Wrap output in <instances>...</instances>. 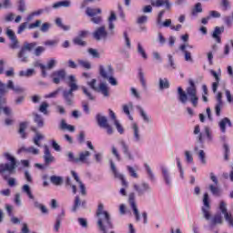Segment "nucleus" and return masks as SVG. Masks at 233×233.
<instances>
[{"mask_svg": "<svg viewBox=\"0 0 233 233\" xmlns=\"http://www.w3.org/2000/svg\"><path fill=\"white\" fill-rule=\"evenodd\" d=\"M227 125L228 127H232V122L228 119V117H224L218 122V127L222 134L227 132Z\"/></svg>", "mask_w": 233, "mask_h": 233, "instance_id": "b1692460", "label": "nucleus"}, {"mask_svg": "<svg viewBox=\"0 0 233 233\" xmlns=\"http://www.w3.org/2000/svg\"><path fill=\"white\" fill-rule=\"evenodd\" d=\"M137 108L144 121V123H152V118H150L149 116H147V112L145 111V109H143V107H141V106H137Z\"/></svg>", "mask_w": 233, "mask_h": 233, "instance_id": "c756f323", "label": "nucleus"}, {"mask_svg": "<svg viewBox=\"0 0 233 233\" xmlns=\"http://www.w3.org/2000/svg\"><path fill=\"white\" fill-rule=\"evenodd\" d=\"M35 43H25L24 46L20 48V50L16 54L17 59L20 63H28L29 52L34 50V47L36 46Z\"/></svg>", "mask_w": 233, "mask_h": 233, "instance_id": "20e7f679", "label": "nucleus"}, {"mask_svg": "<svg viewBox=\"0 0 233 233\" xmlns=\"http://www.w3.org/2000/svg\"><path fill=\"white\" fill-rule=\"evenodd\" d=\"M53 83H55V85H59L61 83V79H65L66 77V71H65V69L55 71L53 73Z\"/></svg>", "mask_w": 233, "mask_h": 233, "instance_id": "dca6fc26", "label": "nucleus"}, {"mask_svg": "<svg viewBox=\"0 0 233 233\" xmlns=\"http://www.w3.org/2000/svg\"><path fill=\"white\" fill-rule=\"evenodd\" d=\"M124 114L128 116L130 121H134V117L130 115V110H134V103L129 102L122 106Z\"/></svg>", "mask_w": 233, "mask_h": 233, "instance_id": "bb28decb", "label": "nucleus"}, {"mask_svg": "<svg viewBox=\"0 0 233 233\" xmlns=\"http://www.w3.org/2000/svg\"><path fill=\"white\" fill-rule=\"evenodd\" d=\"M97 220V227L101 232H106L108 228H112V220H110V214L104 213V215H99L96 217Z\"/></svg>", "mask_w": 233, "mask_h": 233, "instance_id": "423d86ee", "label": "nucleus"}, {"mask_svg": "<svg viewBox=\"0 0 233 233\" xmlns=\"http://www.w3.org/2000/svg\"><path fill=\"white\" fill-rule=\"evenodd\" d=\"M22 192L28 196L29 199H35L34 195L32 194V190L30 189V186L28 184H25L22 186Z\"/></svg>", "mask_w": 233, "mask_h": 233, "instance_id": "4c0bfd02", "label": "nucleus"}, {"mask_svg": "<svg viewBox=\"0 0 233 233\" xmlns=\"http://www.w3.org/2000/svg\"><path fill=\"white\" fill-rule=\"evenodd\" d=\"M81 90L83 91V94L87 96V99H89V101H94L96 99L94 95H92V92H90V89H88L86 86H82Z\"/></svg>", "mask_w": 233, "mask_h": 233, "instance_id": "ea45409f", "label": "nucleus"}, {"mask_svg": "<svg viewBox=\"0 0 233 233\" xmlns=\"http://www.w3.org/2000/svg\"><path fill=\"white\" fill-rule=\"evenodd\" d=\"M72 6V1L63 0L53 4L52 8L54 10H59V8H70Z\"/></svg>", "mask_w": 233, "mask_h": 233, "instance_id": "412c9836", "label": "nucleus"}, {"mask_svg": "<svg viewBox=\"0 0 233 233\" xmlns=\"http://www.w3.org/2000/svg\"><path fill=\"white\" fill-rule=\"evenodd\" d=\"M4 157L10 161V163H2L0 164V174L3 176L4 174H15V170L17 168V161L15 157L12 156V154L5 152L4 153Z\"/></svg>", "mask_w": 233, "mask_h": 233, "instance_id": "7ed1b4c3", "label": "nucleus"}, {"mask_svg": "<svg viewBox=\"0 0 233 233\" xmlns=\"http://www.w3.org/2000/svg\"><path fill=\"white\" fill-rule=\"evenodd\" d=\"M9 90H13L15 94H23L25 92V88L15 86L14 80H8L6 84L2 83L0 80V96L8 94Z\"/></svg>", "mask_w": 233, "mask_h": 233, "instance_id": "39448f33", "label": "nucleus"}, {"mask_svg": "<svg viewBox=\"0 0 233 233\" xmlns=\"http://www.w3.org/2000/svg\"><path fill=\"white\" fill-rule=\"evenodd\" d=\"M89 56H91L94 59H99L101 57V55L97 51V49L95 48H89L87 50Z\"/></svg>", "mask_w": 233, "mask_h": 233, "instance_id": "603ef678", "label": "nucleus"}, {"mask_svg": "<svg viewBox=\"0 0 233 233\" xmlns=\"http://www.w3.org/2000/svg\"><path fill=\"white\" fill-rule=\"evenodd\" d=\"M176 168V165L172 166H162L161 167V174L162 177L166 183V185H172V177H174V170Z\"/></svg>", "mask_w": 233, "mask_h": 233, "instance_id": "6e6552de", "label": "nucleus"}, {"mask_svg": "<svg viewBox=\"0 0 233 233\" xmlns=\"http://www.w3.org/2000/svg\"><path fill=\"white\" fill-rule=\"evenodd\" d=\"M92 156V153L88 150H84L78 153L77 156V163H84L88 165V159H90V157Z\"/></svg>", "mask_w": 233, "mask_h": 233, "instance_id": "f3484780", "label": "nucleus"}, {"mask_svg": "<svg viewBox=\"0 0 233 233\" xmlns=\"http://www.w3.org/2000/svg\"><path fill=\"white\" fill-rule=\"evenodd\" d=\"M137 52L139 54V56H141V57H143V59H148L147 52H145V48L143 47V45L140 44V42L137 43Z\"/></svg>", "mask_w": 233, "mask_h": 233, "instance_id": "58836bf2", "label": "nucleus"}, {"mask_svg": "<svg viewBox=\"0 0 233 233\" xmlns=\"http://www.w3.org/2000/svg\"><path fill=\"white\" fill-rule=\"evenodd\" d=\"M107 21L109 35H114V30H116V25L114 24V21H117V15H116V13L114 11L110 12V15L107 18Z\"/></svg>", "mask_w": 233, "mask_h": 233, "instance_id": "2eb2a0df", "label": "nucleus"}, {"mask_svg": "<svg viewBox=\"0 0 233 233\" xmlns=\"http://www.w3.org/2000/svg\"><path fill=\"white\" fill-rule=\"evenodd\" d=\"M128 172H129V176H131V177H134L135 179H137V177H139V176L137 175V171H136L134 169V167L127 166V167Z\"/></svg>", "mask_w": 233, "mask_h": 233, "instance_id": "680f3d73", "label": "nucleus"}, {"mask_svg": "<svg viewBox=\"0 0 233 233\" xmlns=\"http://www.w3.org/2000/svg\"><path fill=\"white\" fill-rule=\"evenodd\" d=\"M66 83L69 89L64 90L62 92V96L66 105L72 106L74 105V92H77V90H79V85H77V78H76V76L74 75L67 76Z\"/></svg>", "mask_w": 233, "mask_h": 233, "instance_id": "f03ea898", "label": "nucleus"}, {"mask_svg": "<svg viewBox=\"0 0 233 233\" xmlns=\"http://www.w3.org/2000/svg\"><path fill=\"white\" fill-rule=\"evenodd\" d=\"M170 83L167 78H159V88L160 90H165V88H169Z\"/></svg>", "mask_w": 233, "mask_h": 233, "instance_id": "c03bdc74", "label": "nucleus"}, {"mask_svg": "<svg viewBox=\"0 0 233 233\" xmlns=\"http://www.w3.org/2000/svg\"><path fill=\"white\" fill-rule=\"evenodd\" d=\"M132 134H133V141L135 143H141V132L139 131V127H137V124L133 123L132 124Z\"/></svg>", "mask_w": 233, "mask_h": 233, "instance_id": "6ab92c4d", "label": "nucleus"}, {"mask_svg": "<svg viewBox=\"0 0 233 233\" xmlns=\"http://www.w3.org/2000/svg\"><path fill=\"white\" fill-rule=\"evenodd\" d=\"M151 6H163V5H166V8L167 10H170V2L168 0H151L150 1Z\"/></svg>", "mask_w": 233, "mask_h": 233, "instance_id": "cd10ccee", "label": "nucleus"}, {"mask_svg": "<svg viewBox=\"0 0 233 233\" xmlns=\"http://www.w3.org/2000/svg\"><path fill=\"white\" fill-rule=\"evenodd\" d=\"M138 77L143 88H147V79L145 78V73L142 70L138 72Z\"/></svg>", "mask_w": 233, "mask_h": 233, "instance_id": "5fc2aeb1", "label": "nucleus"}, {"mask_svg": "<svg viewBox=\"0 0 233 233\" xmlns=\"http://www.w3.org/2000/svg\"><path fill=\"white\" fill-rule=\"evenodd\" d=\"M101 8H92V7H86V14L88 17H96L97 14H101Z\"/></svg>", "mask_w": 233, "mask_h": 233, "instance_id": "473e14b6", "label": "nucleus"}, {"mask_svg": "<svg viewBox=\"0 0 233 233\" xmlns=\"http://www.w3.org/2000/svg\"><path fill=\"white\" fill-rule=\"evenodd\" d=\"M56 65H57V61L56 59L52 58L47 62L46 68L47 70H52V68H54V66H56Z\"/></svg>", "mask_w": 233, "mask_h": 233, "instance_id": "338daca9", "label": "nucleus"}, {"mask_svg": "<svg viewBox=\"0 0 233 233\" xmlns=\"http://www.w3.org/2000/svg\"><path fill=\"white\" fill-rule=\"evenodd\" d=\"M78 65L86 70H90L92 68V64H90L88 60H78Z\"/></svg>", "mask_w": 233, "mask_h": 233, "instance_id": "09e8293b", "label": "nucleus"}, {"mask_svg": "<svg viewBox=\"0 0 233 233\" xmlns=\"http://www.w3.org/2000/svg\"><path fill=\"white\" fill-rule=\"evenodd\" d=\"M35 123H36L39 128H43V127H45V120L40 115H35Z\"/></svg>", "mask_w": 233, "mask_h": 233, "instance_id": "49530a36", "label": "nucleus"}, {"mask_svg": "<svg viewBox=\"0 0 233 233\" xmlns=\"http://www.w3.org/2000/svg\"><path fill=\"white\" fill-rule=\"evenodd\" d=\"M9 46L12 48V50H16V48H19V40H17V37L11 39V44Z\"/></svg>", "mask_w": 233, "mask_h": 233, "instance_id": "052dcab7", "label": "nucleus"}, {"mask_svg": "<svg viewBox=\"0 0 233 233\" xmlns=\"http://www.w3.org/2000/svg\"><path fill=\"white\" fill-rule=\"evenodd\" d=\"M202 13H203V7H201V3H197L191 11V15H193V17H198V14H202Z\"/></svg>", "mask_w": 233, "mask_h": 233, "instance_id": "e433bc0d", "label": "nucleus"}, {"mask_svg": "<svg viewBox=\"0 0 233 233\" xmlns=\"http://www.w3.org/2000/svg\"><path fill=\"white\" fill-rule=\"evenodd\" d=\"M50 181L51 183H53V185H56V186L63 185V178L61 177L51 176Z\"/></svg>", "mask_w": 233, "mask_h": 233, "instance_id": "de8ad7c7", "label": "nucleus"}, {"mask_svg": "<svg viewBox=\"0 0 233 233\" xmlns=\"http://www.w3.org/2000/svg\"><path fill=\"white\" fill-rule=\"evenodd\" d=\"M66 187H69V188H72L73 194H77V187L74 184V181L72 180V178L67 177L66 179Z\"/></svg>", "mask_w": 233, "mask_h": 233, "instance_id": "79ce46f5", "label": "nucleus"}, {"mask_svg": "<svg viewBox=\"0 0 233 233\" xmlns=\"http://www.w3.org/2000/svg\"><path fill=\"white\" fill-rule=\"evenodd\" d=\"M60 130H67L68 132H76V127L68 125L66 120L62 119L60 121Z\"/></svg>", "mask_w": 233, "mask_h": 233, "instance_id": "2f4dec72", "label": "nucleus"}, {"mask_svg": "<svg viewBox=\"0 0 233 233\" xmlns=\"http://www.w3.org/2000/svg\"><path fill=\"white\" fill-rule=\"evenodd\" d=\"M202 216L207 221H210L212 214L210 213V202H208V193H206L203 198Z\"/></svg>", "mask_w": 233, "mask_h": 233, "instance_id": "f8f14e48", "label": "nucleus"}, {"mask_svg": "<svg viewBox=\"0 0 233 233\" xmlns=\"http://www.w3.org/2000/svg\"><path fill=\"white\" fill-rule=\"evenodd\" d=\"M1 8H4L5 10L12 8V0H2V3L0 4V10Z\"/></svg>", "mask_w": 233, "mask_h": 233, "instance_id": "864d4df0", "label": "nucleus"}, {"mask_svg": "<svg viewBox=\"0 0 233 233\" xmlns=\"http://www.w3.org/2000/svg\"><path fill=\"white\" fill-rule=\"evenodd\" d=\"M71 174H72L75 181H76V183H78L82 196H86V187H85V184H83V182L79 179L77 173H76V171H71Z\"/></svg>", "mask_w": 233, "mask_h": 233, "instance_id": "4be33fe9", "label": "nucleus"}, {"mask_svg": "<svg viewBox=\"0 0 233 233\" xmlns=\"http://www.w3.org/2000/svg\"><path fill=\"white\" fill-rule=\"evenodd\" d=\"M224 32H225L224 26H221V27L216 26L212 34L213 39H215L217 43H221V37H219V35H221V34H223Z\"/></svg>", "mask_w": 233, "mask_h": 233, "instance_id": "393cba45", "label": "nucleus"}, {"mask_svg": "<svg viewBox=\"0 0 233 233\" xmlns=\"http://www.w3.org/2000/svg\"><path fill=\"white\" fill-rule=\"evenodd\" d=\"M96 92H99L104 97H108V96H110V93L108 92V86L104 82L99 84Z\"/></svg>", "mask_w": 233, "mask_h": 233, "instance_id": "a878e982", "label": "nucleus"}, {"mask_svg": "<svg viewBox=\"0 0 233 233\" xmlns=\"http://www.w3.org/2000/svg\"><path fill=\"white\" fill-rule=\"evenodd\" d=\"M123 37L126 48H127V50H130V48H132V43L130 42V37L128 36V33L127 31L123 33Z\"/></svg>", "mask_w": 233, "mask_h": 233, "instance_id": "a19ab883", "label": "nucleus"}, {"mask_svg": "<svg viewBox=\"0 0 233 233\" xmlns=\"http://www.w3.org/2000/svg\"><path fill=\"white\" fill-rule=\"evenodd\" d=\"M56 25H58L59 28H62V30H65V32H67L68 30H70V25H65L61 18L56 19Z\"/></svg>", "mask_w": 233, "mask_h": 233, "instance_id": "8fccbe9b", "label": "nucleus"}, {"mask_svg": "<svg viewBox=\"0 0 233 233\" xmlns=\"http://www.w3.org/2000/svg\"><path fill=\"white\" fill-rule=\"evenodd\" d=\"M96 121H97L98 127H100V128H104L107 136H112V134H114L115 132L114 127L110 126V124L108 123V118H106V116L103 115H97Z\"/></svg>", "mask_w": 233, "mask_h": 233, "instance_id": "1a4fd4ad", "label": "nucleus"}, {"mask_svg": "<svg viewBox=\"0 0 233 233\" xmlns=\"http://www.w3.org/2000/svg\"><path fill=\"white\" fill-rule=\"evenodd\" d=\"M221 108H223V104L217 103L215 105V114L218 117L221 116Z\"/></svg>", "mask_w": 233, "mask_h": 233, "instance_id": "774afa93", "label": "nucleus"}, {"mask_svg": "<svg viewBox=\"0 0 233 233\" xmlns=\"http://www.w3.org/2000/svg\"><path fill=\"white\" fill-rule=\"evenodd\" d=\"M35 75V69L34 68H29L26 69L25 71H20L18 73V76L20 77H32V76Z\"/></svg>", "mask_w": 233, "mask_h": 233, "instance_id": "f704fd0d", "label": "nucleus"}, {"mask_svg": "<svg viewBox=\"0 0 233 233\" xmlns=\"http://www.w3.org/2000/svg\"><path fill=\"white\" fill-rule=\"evenodd\" d=\"M99 74L103 79H108V77L114 76V68L110 65L99 66Z\"/></svg>", "mask_w": 233, "mask_h": 233, "instance_id": "ddd939ff", "label": "nucleus"}, {"mask_svg": "<svg viewBox=\"0 0 233 233\" xmlns=\"http://www.w3.org/2000/svg\"><path fill=\"white\" fill-rule=\"evenodd\" d=\"M66 157H68V161L70 163H77V157L74 156V154L72 153V151H68L66 154Z\"/></svg>", "mask_w": 233, "mask_h": 233, "instance_id": "bf43d9fd", "label": "nucleus"}, {"mask_svg": "<svg viewBox=\"0 0 233 233\" xmlns=\"http://www.w3.org/2000/svg\"><path fill=\"white\" fill-rule=\"evenodd\" d=\"M25 130H26V123L20 124L19 134L21 135V137L23 139H25V137H26V134L25 133Z\"/></svg>", "mask_w": 233, "mask_h": 233, "instance_id": "e2e57ef3", "label": "nucleus"}, {"mask_svg": "<svg viewBox=\"0 0 233 233\" xmlns=\"http://www.w3.org/2000/svg\"><path fill=\"white\" fill-rule=\"evenodd\" d=\"M145 168H146L148 179H150V181H154V179H156V177L154 175V171H152V167H150L148 164H146Z\"/></svg>", "mask_w": 233, "mask_h": 233, "instance_id": "a18cd8bd", "label": "nucleus"}, {"mask_svg": "<svg viewBox=\"0 0 233 233\" xmlns=\"http://www.w3.org/2000/svg\"><path fill=\"white\" fill-rule=\"evenodd\" d=\"M128 203L133 210L136 221H141V215L139 214V209H137V204H136V193H129Z\"/></svg>", "mask_w": 233, "mask_h": 233, "instance_id": "9b49d317", "label": "nucleus"}, {"mask_svg": "<svg viewBox=\"0 0 233 233\" xmlns=\"http://www.w3.org/2000/svg\"><path fill=\"white\" fill-rule=\"evenodd\" d=\"M119 145L121 146L125 158L128 159L129 161H134V155H132V152H130L128 144H127L125 140H120Z\"/></svg>", "mask_w": 233, "mask_h": 233, "instance_id": "4468645a", "label": "nucleus"}, {"mask_svg": "<svg viewBox=\"0 0 233 233\" xmlns=\"http://www.w3.org/2000/svg\"><path fill=\"white\" fill-rule=\"evenodd\" d=\"M32 130H33V132H35V136L33 137L34 145L41 147H42L41 141H43V139H45V135L39 133V131H37V129L35 127H33Z\"/></svg>", "mask_w": 233, "mask_h": 233, "instance_id": "aec40b11", "label": "nucleus"}, {"mask_svg": "<svg viewBox=\"0 0 233 233\" xmlns=\"http://www.w3.org/2000/svg\"><path fill=\"white\" fill-rule=\"evenodd\" d=\"M133 189L137 192V196H145V193L147 192L148 194L152 192V187L147 182L133 183Z\"/></svg>", "mask_w": 233, "mask_h": 233, "instance_id": "9d476101", "label": "nucleus"}, {"mask_svg": "<svg viewBox=\"0 0 233 233\" xmlns=\"http://www.w3.org/2000/svg\"><path fill=\"white\" fill-rule=\"evenodd\" d=\"M210 74L215 78V82H213L212 84V90H213V93L216 94V92H218V87L219 86V81H221V78L219 77V75L218 74V72L214 70H210Z\"/></svg>", "mask_w": 233, "mask_h": 233, "instance_id": "5701e85b", "label": "nucleus"}, {"mask_svg": "<svg viewBox=\"0 0 233 233\" xmlns=\"http://www.w3.org/2000/svg\"><path fill=\"white\" fill-rule=\"evenodd\" d=\"M48 103L46 102H43L40 106H39V112H41L42 114H48Z\"/></svg>", "mask_w": 233, "mask_h": 233, "instance_id": "13d9d810", "label": "nucleus"}, {"mask_svg": "<svg viewBox=\"0 0 233 233\" xmlns=\"http://www.w3.org/2000/svg\"><path fill=\"white\" fill-rule=\"evenodd\" d=\"M147 21H148V16L147 15H140L137 19V25H145V23H147Z\"/></svg>", "mask_w": 233, "mask_h": 233, "instance_id": "0e129e2a", "label": "nucleus"}, {"mask_svg": "<svg viewBox=\"0 0 233 233\" xmlns=\"http://www.w3.org/2000/svg\"><path fill=\"white\" fill-rule=\"evenodd\" d=\"M44 161L46 165H50V163H54V161H56V157L52 156L50 148L46 145L44 146Z\"/></svg>", "mask_w": 233, "mask_h": 233, "instance_id": "a211bd4d", "label": "nucleus"}, {"mask_svg": "<svg viewBox=\"0 0 233 233\" xmlns=\"http://www.w3.org/2000/svg\"><path fill=\"white\" fill-rule=\"evenodd\" d=\"M50 26H52V25L48 22L42 24L40 27V32H43L44 34L48 32V30H50Z\"/></svg>", "mask_w": 233, "mask_h": 233, "instance_id": "69168bd1", "label": "nucleus"}, {"mask_svg": "<svg viewBox=\"0 0 233 233\" xmlns=\"http://www.w3.org/2000/svg\"><path fill=\"white\" fill-rule=\"evenodd\" d=\"M33 201L35 208H38L39 210H41L42 214H48V208H46V206L41 204L35 198H34Z\"/></svg>", "mask_w": 233, "mask_h": 233, "instance_id": "72a5a7b5", "label": "nucleus"}, {"mask_svg": "<svg viewBox=\"0 0 233 233\" xmlns=\"http://www.w3.org/2000/svg\"><path fill=\"white\" fill-rule=\"evenodd\" d=\"M79 207H81V198H79V196H76L75 198V204L72 208V212H76Z\"/></svg>", "mask_w": 233, "mask_h": 233, "instance_id": "4d7b16f0", "label": "nucleus"}, {"mask_svg": "<svg viewBox=\"0 0 233 233\" xmlns=\"http://www.w3.org/2000/svg\"><path fill=\"white\" fill-rule=\"evenodd\" d=\"M189 86L187 87L186 92L181 87H177V98L182 105H187L188 101L193 105L194 108L198 106L199 103V97L198 96V87L194 83V80L189 79Z\"/></svg>", "mask_w": 233, "mask_h": 233, "instance_id": "f257e3e1", "label": "nucleus"}, {"mask_svg": "<svg viewBox=\"0 0 233 233\" xmlns=\"http://www.w3.org/2000/svg\"><path fill=\"white\" fill-rule=\"evenodd\" d=\"M112 35H110V32L108 33V31H106V26L105 25L96 27L92 34L95 41H106V39Z\"/></svg>", "mask_w": 233, "mask_h": 233, "instance_id": "0eeeda50", "label": "nucleus"}, {"mask_svg": "<svg viewBox=\"0 0 233 233\" xmlns=\"http://www.w3.org/2000/svg\"><path fill=\"white\" fill-rule=\"evenodd\" d=\"M194 134L198 136V143H203V134H201V128L199 126H196L194 129Z\"/></svg>", "mask_w": 233, "mask_h": 233, "instance_id": "3c124183", "label": "nucleus"}, {"mask_svg": "<svg viewBox=\"0 0 233 233\" xmlns=\"http://www.w3.org/2000/svg\"><path fill=\"white\" fill-rule=\"evenodd\" d=\"M111 154L116 159V161H121V154H119V149L116 146L111 147Z\"/></svg>", "mask_w": 233, "mask_h": 233, "instance_id": "37998d69", "label": "nucleus"}, {"mask_svg": "<svg viewBox=\"0 0 233 233\" xmlns=\"http://www.w3.org/2000/svg\"><path fill=\"white\" fill-rule=\"evenodd\" d=\"M113 174H114V177L116 179H118L119 181H121L122 187H125L126 188H128V183H127V179L125 178V175L119 173V171H116Z\"/></svg>", "mask_w": 233, "mask_h": 233, "instance_id": "7c9ffc66", "label": "nucleus"}, {"mask_svg": "<svg viewBox=\"0 0 233 233\" xmlns=\"http://www.w3.org/2000/svg\"><path fill=\"white\" fill-rule=\"evenodd\" d=\"M209 224L211 225V227H214L216 225H223V218L219 214L215 215V217L211 220H209Z\"/></svg>", "mask_w": 233, "mask_h": 233, "instance_id": "c9c22d12", "label": "nucleus"}, {"mask_svg": "<svg viewBox=\"0 0 233 233\" xmlns=\"http://www.w3.org/2000/svg\"><path fill=\"white\" fill-rule=\"evenodd\" d=\"M186 46H180L179 50L183 52L184 54V59L187 63H194V58H192V53H190L188 50L185 49Z\"/></svg>", "mask_w": 233, "mask_h": 233, "instance_id": "c85d7f7f", "label": "nucleus"}, {"mask_svg": "<svg viewBox=\"0 0 233 233\" xmlns=\"http://www.w3.org/2000/svg\"><path fill=\"white\" fill-rule=\"evenodd\" d=\"M86 85H87L88 87L91 88V90H94V92H96L97 90V86H96L97 79L93 78L90 81H87Z\"/></svg>", "mask_w": 233, "mask_h": 233, "instance_id": "6e6d98bb", "label": "nucleus"}]
</instances>
